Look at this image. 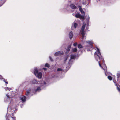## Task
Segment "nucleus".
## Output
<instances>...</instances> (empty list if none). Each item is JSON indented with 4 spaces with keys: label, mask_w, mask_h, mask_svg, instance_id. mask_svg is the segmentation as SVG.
<instances>
[{
    "label": "nucleus",
    "mask_w": 120,
    "mask_h": 120,
    "mask_svg": "<svg viewBox=\"0 0 120 120\" xmlns=\"http://www.w3.org/2000/svg\"><path fill=\"white\" fill-rule=\"evenodd\" d=\"M97 48V52H95L94 54L96 59L97 61H98V59H99L100 61L102 60L104 62V59L101 55L99 49L98 48Z\"/></svg>",
    "instance_id": "nucleus-1"
},
{
    "label": "nucleus",
    "mask_w": 120,
    "mask_h": 120,
    "mask_svg": "<svg viewBox=\"0 0 120 120\" xmlns=\"http://www.w3.org/2000/svg\"><path fill=\"white\" fill-rule=\"evenodd\" d=\"M6 120H16L15 118V117H12L10 115L6 116Z\"/></svg>",
    "instance_id": "nucleus-2"
},
{
    "label": "nucleus",
    "mask_w": 120,
    "mask_h": 120,
    "mask_svg": "<svg viewBox=\"0 0 120 120\" xmlns=\"http://www.w3.org/2000/svg\"><path fill=\"white\" fill-rule=\"evenodd\" d=\"M63 52L62 51H59L56 52L54 54L55 56H57L61 55H63Z\"/></svg>",
    "instance_id": "nucleus-3"
},
{
    "label": "nucleus",
    "mask_w": 120,
    "mask_h": 120,
    "mask_svg": "<svg viewBox=\"0 0 120 120\" xmlns=\"http://www.w3.org/2000/svg\"><path fill=\"white\" fill-rule=\"evenodd\" d=\"M73 34L72 31L70 32L69 34V37L70 39L72 38L73 37Z\"/></svg>",
    "instance_id": "nucleus-4"
},
{
    "label": "nucleus",
    "mask_w": 120,
    "mask_h": 120,
    "mask_svg": "<svg viewBox=\"0 0 120 120\" xmlns=\"http://www.w3.org/2000/svg\"><path fill=\"white\" fill-rule=\"evenodd\" d=\"M71 45H70L68 46L66 49V53H68L69 52L71 49Z\"/></svg>",
    "instance_id": "nucleus-5"
},
{
    "label": "nucleus",
    "mask_w": 120,
    "mask_h": 120,
    "mask_svg": "<svg viewBox=\"0 0 120 120\" xmlns=\"http://www.w3.org/2000/svg\"><path fill=\"white\" fill-rule=\"evenodd\" d=\"M36 76L39 78H41L42 76V74L41 72L38 73L37 74Z\"/></svg>",
    "instance_id": "nucleus-6"
},
{
    "label": "nucleus",
    "mask_w": 120,
    "mask_h": 120,
    "mask_svg": "<svg viewBox=\"0 0 120 120\" xmlns=\"http://www.w3.org/2000/svg\"><path fill=\"white\" fill-rule=\"evenodd\" d=\"M70 6L72 9H75L77 8V7L73 4H71Z\"/></svg>",
    "instance_id": "nucleus-7"
},
{
    "label": "nucleus",
    "mask_w": 120,
    "mask_h": 120,
    "mask_svg": "<svg viewBox=\"0 0 120 120\" xmlns=\"http://www.w3.org/2000/svg\"><path fill=\"white\" fill-rule=\"evenodd\" d=\"M21 99L23 102H24L26 101V97L24 96L22 97L21 98Z\"/></svg>",
    "instance_id": "nucleus-8"
},
{
    "label": "nucleus",
    "mask_w": 120,
    "mask_h": 120,
    "mask_svg": "<svg viewBox=\"0 0 120 120\" xmlns=\"http://www.w3.org/2000/svg\"><path fill=\"white\" fill-rule=\"evenodd\" d=\"M81 34L82 35V39H83L84 37V36L85 34V31H81Z\"/></svg>",
    "instance_id": "nucleus-9"
},
{
    "label": "nucleus",
    "mask_w": 120,
    "mask_h": 120,
    "mask_svg": "<svg viewBox=\"0 0 120 120\" xmlns=\"http://www.w3.org/2000/svg\"><path fill=\"white\" fill-rule=\"evenodd\" d=\"M38 71L37 68H35L34 70V73L36 76L37 74L38 73Z\"/></svg>",
    "instance_id": "nucleus-10"
},
{
    "label": "nucleus",
    "mask_w": 120,
    "mask_h": 120,
    "mask_svg": "<svg viewBox=\"0 0 120 120\" xmlns=\"http://www.w3.org/2000/svg\"><path fill=\"white\" fill-rule=\"evenodd\" d=\"M70 59H75L76 57V56L75 55H71L70 56Z\"/></svg>",
    "instance_id": "nucleus-11"
},
{
    "label": "nucleus",
    "mask_w": 120,
    "mask_h": 120,
    "mask_svg": "<svg viewBox=\"0 0 120 120\" xmlns=\"http://www.w3.org/2000/svg\"><path fill=\"white\" fill-rule=\"evenodd\" d=\"M85 25H86V24H85V25H83L81 29V31H84V30L85 28Z\"/></svg>",
    "instance_id": "nucleus-12"
},
{
    "label": "nucleus",
    "mask_w": 120,
    "mask_h": 120,
    "mask_svg": "<svg viewBox=\"0 0 120 120\" xmlns=\"http://www.w3.org/2000/svg\"><path fill=\"white\" fill-rule=\"evenodd\" d=\"M5 2L4 0H1L0 1V6H1L3 4L5 3Z\"/></svg>",
    "instance_id": "nucleus-13"
},
{
    "label": "nucleus",
    "mask_w": 120,
    "mask_h": 120,
    "mask_svg": "<svg viewBox=\"0 0 120 120\" xmlns=\"http://www.w3.org/2000/svg\"><path fill=\"white\" fill-rule=\"evenodd\" d=\"M87 42L90 44V47L91 48H93V45L91 43V41H87Z\"/></svg>",
    "instance_id": "nucleus-14"
},
{
    "label": "nucleus",
    "mask_w": 120,
    "mask_h": 120,
    "mask_svg": "<svg viewBox=\"0 0 120 120\" xmlns=\"http://www.w3.org/2000/svg\"><path fill=\"white\" fill-rule=\"evenodd\" d=\"M72 50L73 52L75 53L77 51V49L76 48H74L72 49Z\"/></svg>",
    "instance_id": "nucleus-15"
},
{
    "label": "nucleus",
    "mask_w": 120,
    "mask_h": 120,
    "mask_svg": "<svg viewBox=\"0 0 120 120\" xmlns=\"http://www.w3.org/2000/svg\"><path fill=\"white\" fill-rule=\"evenodd\" d=\"M80 15H81L80 13H77L75 15V17L77 18H79L80 17Z\"/></svg>",
    "instance_id": "nucleus-16"
},
{
    "label": "nucleus",
    "mask_w": 120,
    "mask_h": 120,
    "mask_svg": "<svg viewBox=\"0 0 120 120\" xmlns=\"http://www.w3.org/2000/svg\"><path fill=\"white\" fill-rule=\"evenodd\" d=\"M78 48L80 49L83 47V46L80 44H79L78 45Z\"/></svg>",
    "instance_id": "nucleus-17"
},
{
    "label": "nucleus",
    "mask_w": 120,
    "mask_h": 120,
    "mask_svg": "<svg viewBox=\"0 0 120 120\" xmlns=\"http://www.w3.org/2000/svg\"><path fill=\"white\" fill-rule=\"evenodd\" d=\"M30 90H29L26 91V95L27 96L30 93Z\"/></svg>",
    "instance_id": "nucleus-18"
},
{
    "label": "nucleus",
    "mask_w": 120,
    "mask_h": 120,
    "mask_svg": "<svg viewBox=\"0 0 120 120\" xmlns=\"http://www.w3.org/2000/svg\"><path fill=\"white\" fill-rule=\"evenodd\" d=\"M78 24L76 23H74L73 26L75 28H76L78 26Z\"/></svg>",
    "instance_id": "nucleus-19"
},
{
    "label": "nucleus",
    "mask_w": 120,
    "mask_h": 120,
    "mask_svg": "<svg viewBox=\"0 0 120 120\" xmlns=\"http://www.w3.org/2000/svg\"><path fill=\"white\" fill-rule=\"evenodd\" d=\"M45 67H47L48 68H49L50 67V65L48 63H46L45 64Z\"/></svg>",
    "instance_id": "nucleus-20"
},
{
    "label": "nucleus",
    "mask_w": 120,
    "mask_h": 120,
    "mask_svg": "<svg viewBox=\"0 0 120 120\" xmlns=\"http://www.w3.org/2000/svg\"><path fill=\"white\" fill-rule=\"evenodd\" d=\"M41 90V89L40 87H38L37 88L35 92H37V91H40Z\"/></svg>",
    "instance_id": "nucleus-21"
},
{
    "label": "nucleus",
    "mask_w": 120,
    "mask_h": 120,
    "mask_svg": "<svg viewBox=\"0 0 120 120\" xmlns=\"http://www.w3.org/2000/svg\"><path fill=\"white\" fill-rule=\"evenodd\" d=\"M32 82L33 84H35L37 82V81L35 79H34L32 81Z\"/></svg>",
    "instance_id": "nucleus-22"
},
{
    "label": "nucleus",
    "mask_w": 120,
    "mask_h": 120,
    "mask_svg": "<svg viewBox=\"0 0 120 120\" xmlns=\"http://www.w3.org/2000/svg\"><path fill=\"white\" fill-rule=\"evenodd\" d=\"M108 78L109 80H112V78L110 76H108Z\"/></svg>",
    "instance_id": "nucleus-23"
},
{
    "label": "nucleus",
    "mask_w": 120,
    "mask_h": 120,
    "mask_svg": "<svg viewBox=\"0 0 120 120\" xmlns=\"http://www.w3.org/2000/svg\"><path fill=\"white\" fill-rule=\"evenodd\" d=\"M80 17L79 18L80 19H84V16L83 15H80Z\"/></svg>",
    "instance_id": "nucleus-24"
},
{
    "label": "nucleus",
    "mask_w": 120,
    "mask_h": 120,
    "mask_svg": "<svg viewBox=\"0 0 120 120\" xmlns=\"http://www.w3.org/2000/svg\"><path fill=\"white\" fill-rule=\"evenodd\" d=\"M86 48H87V51H89L90 50V49H89L90 47V46H86Z\"/></svg>",
    "instance_id": "nucleus-25"
},
{
    "label": "nucleus",
    "mask_w": 120,
    "mask_h": 120,
    "mask_svg": "<svg viewBox=\"0 0 120 120\" xmlns=\"http://www.w3.org/2000/svg\"><path fill=\"white\" fill-rule=\"evenodd\" d=\"M80 11L81 13L82 14H84L85 12L82 9L80 10Z\"/></svg>",
    "instance_id": "nucleus-26"
},
{
    "label": "nucleus",
    "mask_w": 120,
    "mask_h": 120,
    "mask_svg": "<svg viewBox=\"0 0 120 120\" xmlns=\"http://www.w3.org/2000/svg\"><path fill=\"white\" fill-rule=\"evenodd\" d=\"M117 78H119L120 77V73H117Z\"/></svg>",
    "instance_id": "nucleus-27"
},
{
    "label": "nucleus",
    "mask_w": 120,
    "mask_h": 120,
    "mask_svg": "<svg viewBox=\"0 0 120 120\" xmlns=\"http://www.w3.org/2000/svg\"><path fill=\"white\" fill-rule=\"evenodd\" d=\"M77 45V42L73 44V45L75 47Z\"/></svg>",
    "instance_id": "nucleus-28"
},
{
    "label": "nucleus",
    "mask_w": 120,
    "mask_h": 120,
    "mask_svg": "<svg viewBox=\"0 0 120 120\" xmlns=\"http://www.w3.org/2000/svg\"><path fill=\"white\" fill-rule=\"evenodd\" d=\"M62 70L61 68H58L57 69V71H62Z\"/></svg>",
    "instance_id": "nucleus-29"
},
{
    "label": "nucleus",
    "mask_w": 120,
    "mask_h": 120,
    "mask_svg": "<svg viewBox=\"0 0 120 120\" xmlns=\"http://www.w3.org/2000/svg\"><path fill=\"white\" fill-rule=\"evenodd\" d=\"M49 58L50 59V60L52 61H53V60L52 59L51 57H49Z\"/></svg>",
    "instance_id": "nucleus-30"
},
{
    "label": "nucleus",
    "mask_w": 120,
    "mask_h": 120,
    "mask_svg": "<svg viewBox=\"0 0 120 120\" xmlns=\"http://www.w3.org/2000/svg\"><path fill=\"white\" fill-rule=\"evenodd\" d=\"M98 63H99V66L100 67H101V64H100V61H98Z\"/></svg>",
    "instance_id": "nucleus-31"
},
{
    "label": "nucleus",
    "mask_w": 120,
    "mask_h": 120,
    "mask_svg": "<svg viewBox=\"0 0 120 120\" xmlns=\"http://www.w3.org/2000/svg\"><path fill=\"white\" fill-rule=\"evenodd\" d=\"M79 8L80 11V10H81V9H82L81 8V7L80 6H79Z\"/></svg>",
    "instance_id": "nucleus-32"
},
{
    "label": "nucleus",
    "mask_w": 120,
    "mask_h": 120,
    "mask_svg": "<svg viewBox=\"0 0 120 120\" xmlns=\"http://www.w3.org/2000/svg\"><path fill=\"white\" fill-rule=\"evenodd\" d=\"M6 96L8 98H10V97L9 95H8V94H6Z\"/></svg>",
    "instance_id": "nucleus-33"
},
{
    "label": "nucleus",
    "mask_w": 120,
    "mask_h": 120,
    "mask_svg": "<svg viewBox=\"0 0 120 120\" xmlns=\"http://www.w3.org/2000/svg\"><path fill=\"white\" fill-rule=\"evenodd\" d=\"M43 69L45 71H46L47 70V69L46 68H43Z\"/></svg>",
    "instance_id": "nucleus-34"
},
{
    "label": "nucleus",
    "mask_w": 120,
    "mask_h": 120,
    "mask_svg": "<svg viewBox=\"0 0 120 120\" xmlns=\"http://www.w3.org/2000/svg\"><path fill=\"white\" fill-rule=\"evenodd\" d=\"M3 81L5 82H7L6 80H5L4 79Z\"/></svg>",
    "instance_id": "nucleus-35"
},
{
    "label": "nucleus",
    "mask_w": 120,
    "mask_h": 120,
    "mask_svg": "<svg viewBox=\"0 0 120 120\" xmlns=\"http://www.w3.org/2000/svg\"><path fill=\"white\" fill-rule=\"evenodd\" d=\"M0 79H3V78L2 76H0Z\"/></svg>",
    "instance_id": "nucleus-36"
},
{
    "label": "nucleus",
    "mask_w": 120,
    "mask_h": 120,
    "mask_svg": "<svg viewBox=\"0 0 120 120\" xmlns=\"http://www.w3.org/2000/svg\"><path fill=\"white\" fill-rule=\"evenodd\" d=\"M117 89L119 91H120V89L119 87H117Z\"/></svg>",
    "instance_id": "nucleus-37"
},
{
    "label": "nucleus",
    "mask_w": 120,
    "mask_h": 120,
    "mask_svg": "<svg viewBox=\"0 0 120 120\" xmlns=\"http://www.w3.org/2000/svg\"><path fill=\"white\" fill-rule=\"evenodd\" d=\"M5 83H6V84H8V82H6Z\"/></svg>",
    "instance_id": "nucleus-38"
},
{
    "label": "nucleus",
    "mask_w": 120,
    "mask_h": 120,
    "mask_svg": "<svg viewBox=\"0 0 120 120\" xmlns=\"http://www.w3.org/2000/svg\"><path fill=\"white\" fill-rule=\"evenodd\" d=\"M44 83L45 84H46V82H44Z\"/></svg>",
    "instance_id": "nucleus-39"
},
{
    "label": "nucleus",
    "mask_w": 120,
    "mask_h": 120,
    "mask_svg": "<svg viewBox=\"0 0 120 120\" xmlns=\"http://www.w3.org/2000/svg\"><path fill=\"white\" fill-rule=\"evenodd\" d=\"M67 58H66V59H65V61L67 60Z\"/></svg>",
    "instance_id": "nucleus-40"
}]
</instances>
